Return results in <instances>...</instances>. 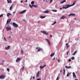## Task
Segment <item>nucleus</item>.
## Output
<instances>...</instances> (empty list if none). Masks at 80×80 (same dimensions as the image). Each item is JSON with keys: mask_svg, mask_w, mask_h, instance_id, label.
Here are the masks:
<instances>
[{"mask_svg": "<svg viewBox=\"0 0 80 80\" xmlns=\"http://www.w3.org/2000/svg\"><path fill=\"white\" fill-rule=\"evenodd\" d=\"M10 15H11V16H12V14L11 13H7V16L8 17H9V16H10Z\"/></svg>", "mask_w": 80, "mask_h": 80, "instance_id": "12", "label": "nucleus"}, {"mask_svg": "<svg viewBox=\"0 0 80 80\" xmlns=\"http://www.w3.org/2000/svg\"><path fill=\"white\" fill-rule=\"evenodd\" d=\"M62 72V70L60 71V72Z\"/></svg>", "mask_w": 80, "mask_h": 80, "instance_id": "53", "label": "nucleus"}, {"mask_svg": "<svg viewBox=\"0 0 80 80\" xmlns=\"http://www.w3.org/2000/svg\"><path fill=\"white\" fill-rule=\"evenodd\" d=\"M55 59V58H54L52 59V60H54Z\"/></svg>", "mask_w": 80, "mask_h": 80, "instance_id": "45", "label": "nucleus"}, {"mask_svg": "<svg viewBox=\"0 0 80 80\" xmlns=\"http://www.w3.org/2000/svg\"><path fill=\"white\" fill-rule=\"evenodd\" d=\"M23 69H24V66H23L22 68V70H23Z\"/></svg>", "mask_w": 80, "mask_h": 80, "instance_id": "44", "label": "nucleus"}, {"mask_svg": "<svg viewBox=\"0 0 80 80\" xmlns=\"http://www.w3.org/2000/svg\"><path fill=\"white\" fill-rule=\"evenodd\" d=\"M73 76L74 78H77L76 77V75H75V74L74 72H73Z\"/></svg>", "mask_w": 80, "mask_h": 80, "instance_id": "11", "label": "nucleus"}, {"mask_svg": "<svg viewBox=\"0 0 80 80\" xmlns=\"http://www.w3.org/2000/svg\"><path fill=\"white\" fill-rule=\"evenodd\" d=\"M43 0V1H45V0Z\"/></svg>", "mask_w": 80, "mask_h": 80, "instance_id": "57", "label": "nucleus"}, {"mask_svg": "<svg viewBox=\"0 0 80 80\" xmlns=\"http://www.w3.org/2000/svg\"><path fill=\"white\" fill-rule=\"evenodd\" d=\"M39 74H40V72L38 71L36 75V77H38V76H39Z\"/></svg>", "mask_w": 80, "mask_h": 80, "instance_id": "16", "label": "nucleus"}, {"mask_svg": "<svg viewBox=\"0 0 80 80\" xmlns=\"http://www.w3.org/2000/svg\"><path fill=\"white\" fill-rule=\"evenodd\" d=\"M33 79H34V78H35V77H33Z\"/></svg>", "mask_w": 80, "mask_h": 80, "instance_id": "48", "label": "nucleus"}, {"mask_svg": "<svg viewBox=\"0 0 80 80\" xmlns=\"http://www.w3.org/2000/svg\"><path fill=\"white\" fill-rule=\"evenodd\" d=\"M32 77H31V78H30V80H31V79H32Z\"/></svg>", "mask_w": 80, "mask_h": 80, "instance_id": "51", "label": "nucleus"}, {"mask_svg": "<svg viewBox=\"0 0 80 80\" xmlns=\"http://www.w3.org/2000/svg\"><path fill=\"white\" fill-rule=\"evenodd\" d=\"M26 12H27V10H24L23 11L19 12V14H23V13H25Z\"/></svg>", "mask_w": 80, "mask_h": 80, "instance_id": "8", "label": "nucleus"}, {"mask_svg": "<svg viewBox=\"0 0 80 80\" xmlns=\"http://www.w3.org/2000/svg\"><path fill=\"white\" fill-rule=\"evenodd\" d=\"M66 46H67V45H68V43H66Z\"/></svg>", "mask_w": 80, "mask_h": 80, "instance_id": "46", "label": "nucleus"}, {"mask_svg": "<svg viewBox=\"0 0 80 80\" xmlns=\"http://www.w3.org/2000/svg\"><path fill=\"white\" fill-rule=\"evenodd\" d=\"M69 47V46L68 45L67 46V48H68V47Z\"/></svg>", "mask_w": 80, "mask_h": 80, "instance_id": "49", "label": "nucleus"}, {"mask_svg": "<svg viewBox=\"0 0 80 80\" xmlns=\"http://www.w3.org/2000/svg\"><path fill=\"white\" fill-rule=\"evenodd\" d=\"M65 68H68V69H69V68H71V66H65Z\"/></svg>", "mask_w": 80, "mask_h": 80, "instance_id": "19", "label": "nucleus"}, {"mask_svg": "<svg viewBox=\"0 0 80 80\" xmlns=\"http://www.w3.org/2000/svg\"><path fill=\"white\" fill-rule=\"evenodd\" d=\"M45 40L48 42L49 45H51V42L48 39H46Z\"/></svg>", "mask_w": 80, "mask_h": 80, "instance_id": "5", "label": "nucleus"}, {"mask_svg": "<svg viewBox=\"0 0 80 80\" xmlns=\"http://www.w3.org/2000/svg\"><path fill=\"white\" fill-rule=\"evenodd\" d=\"M21 76H22V74L21 75Z\"/></svg>", "mask_w": 80, "mask_h": 80, "instance_id": "58", "label": "nucleus"}, {"mask_svg": "<svg viewBox=\"0 0 80 80\" xmlns=\"http://www.w3.org/2000/svg\"><path fill=\"white\" fill-rule=\"evenodd\" d=\"M59 80V78H58V76L57 78H56V80Z\"/></svg>", "mask_w": 80, "mask_h": 80, "instance_id": "35", "label": "nucleus"}, {"mask_svg": "<svg viewBox=\"0 0 80 80\" xmlns=\"http://www.w3.org/2000/svg\"><path fill=\"white\" fill-rule=\"evenodd\" d=\"M36 49H37V50H38V52H40V50H42V48H38V47H37Z\"/></svg>", "mask_w": 80, "mask_h": 80, "instance_id": "7", "label": "nucleus"}, {"mask_svg": "<svg viewBox=\"0 0 80 80\" xmlns=\"http://www.w3.org/2000/svg\"><path fill=\"white\" fill-rule=\"evenodd\" d=\"M52 11L55 12H57V10H52Z\"/></svg>", "mask_w": 80, "mask_h": 80, "instance_id": "32", "label": "nucleus"}, {"mask_svg": "<svg viewBox=\"0 0 80 80\" xmlns=\"http://www.w3.org/2000/svg\"><path fill=\"white\" fill-rule=\"evenodd\" d=\"M21 3H23V1H21Z\"/></svg>", "mask_w": 80, "mask_h": 80, "instance_id": "47", "label": "nucleus"}, {"mask_svg": "<svg viewBox=\"0 0 80 80\" xmlns=\"http://www.w3.org/2000/svg\"><path fill=\"white\" fill-rule=\"evenodd\" d=\"M21 54H23V50H22L21 51Z\"/></svg>", "mask_w": 80, "mask_h": 80, "instance_id": "29", "label": "nucleus"}, {"mask_svg": "<svg viewBox=\"0 0 80 80\" xmlns=\"http://www.w3.org/2000/svg\"><path fill=\"white\" fill-rule=\"evenodd\" d=\"M62 8H60V10H62Z\"/></svg>", "mask_w": 80, "mask_h": 80, "instance_id": "50", "label": "nucleus"}, {"mask_svg": "<svg viewBox=\"0 0 80 80\" xmlns=\"http://www.w3.org/2000/svg\"><path fill=\"white\" fill-rule=\"evenodd\" d=\"M7 70L9 72V71H10V69H9V68H7Z\"/></svg>", "mask_w": 80, "mask_h": 80, "instance_id": "36", "label": "nucleus"}, {"mask_svg": "<svg viewBox=\"0 0 80 80\" xmlns=\"http://www.w3.org/2000/svg\"><path fill=\"white\" fill-rule=\"evenodd\" d=\"M45 16H40V18H45Z\"/></svg>", "mask_w": 80, "mask_h": 80, "instance_id": "26", "label": "nucleus"}, {"mask_svg": "<svg viewBox=\"0 0 80 80\" xmlns=\"http://www.w3.org/2000/svg\"><path fill=\"white\" fill-rule=\"evenodd\" d=\"M75 4V3H74L73 4L70 5H65L64 7H63V8H68L69 7H72V6H73Z\"/></svg>", "mask_w": 80, "mask_h": 80, "instance_id": "1", "label": "nucleus"}, {"mask_svg": "<svg viewBox=\"0 0 80 80\" xmlns=\"http://www.w3.org/2000/svg\"><path fill=\"white\" fill-rule=\"evenodd\" d=\"M63 74L64 75H65V69H63Z\"/></svg>", "mask_w": 80, "mask_h": 80, "instance_id": "27", "label": "nucleus"}, {"mask_svg": "<svg viewBox=\"0 0 80 80\" xmlns=\"http://www.w3.org/2000/svg\"><path fill=\"white\" fill-rule=\"evenodd\" d=\"M66 2V0H63V1H62L61 2V3H63L64 2Z\"/></svg>", "mask_w": 80, "mask_h": 80, "instance_id": "24", "label": "nucleus"}, {"mask_svg": "<svg viewBox=\"0 0 80 80\" xmlns=\"http://www.w3.org/2000/svg\"><path fill=\"white\" fill-rule=\"evenodd\" d=\"M65 18V17L64 16H62V17H61V19H64V18Z\"/></svg>", "mask_w": 80, "mask_h": 80, "instance_id": "23", "label": "nucleus"}, {"mask_svg": "<svg viewBox=\"0 0 80 80\" xmlns=\"http://www.w3.org/2000/svg\"><path fill=\"white\" fill-rule=\"evenodd\" d=\"M44 13H48V11H46L43 12Z\"/></svg>", "mask_w": 80, "mask_h": 80, "instance_id": "21", "label": "nucleus"}, {"mask_svg": "<svg viewBox=\"0 0 80 80\" xmlns=\"http://www.w3.org/2000/svg\"><path fill=\"white\" fill-rule=\"evenodd\" d=\"M15 13V12H13V13Z\"/></svg>", "mask_w": 80, "mask_h": 80, "instance_id": "52", "label": "nucleus"}, {"mask_svg": "<svg viewBox=\"0 0 80 80\" xmlns=\"http://www.w3.org/2000/svg\"><path fill=\"white\" fill-rule=\"evenodd\" d=\"M53 37V36L52 35H50V38H51V37Z\"/></svg>", "mask_w": 80, "mask_h": 80, "instance_id": "43", "label": "nucleus"}, {"mask_svg": "<svg viewBox=\"0 0 80 80\" xmlns=\"http://www.w3.org/2000/svg\"><path fill=\"white\" fill-rule=\"evenodd\" d=\"M11 22V19H9L7 21V23L8 24V23H10Z\"/></svg>", "mask_w": 80, "mask_h": 80, "instance_id": "10", "label": "nucleus"}, {"mask_svg": "<svg viewBox=\"0 0 80 80\" xmlns=\"http://www.w3.org/2000/svg\"><path fill=\"white\" fill-rule=\"evenodd\" d=\"M5 49V50H9L10 49V46H8L7 48L6 47Z\"/></svg>", "mask_w": 80, "mask_h": 80, "instance_id": "15", "label": "nucleus"}, {"mask_svg": "<svg viewBox=\"0 0 80 80\" xmlns=\"http://www.w3.org/2000/svg\"><path fill=\"white\" fill-rule=\"evenodd\" d=\"M71 59L72 60H74L75 59V58L74 57H72L71 58Z\"/></svg>", "mask_w": 80, "mask_h": 80, "instance_id": "31", "label": "nucleus"}, {"mask_svg": "<svg viewBox=\"0 0 80 80\" xmlns=\"http://www.w3.org/2000/svg\"><path fill=\"white\" fill-rule=\"evenodd\" d=\"M36 80H41V78H39L37 79Z\"/></svg>", "mask_w": 80, "mask_h": 80, "instance_id": "38", "label": "nucleus"}, {"mask_svg": "<svg viewBox=\"0 0 80 80\" xmlns=\"http://www.w3.org/2000/svg\"><path fill=\"white\" fill-rule=\"evenodd\" d=\"M77 51H75L72 54V55H75L76 53H77Z\"/></svg>", "mask_w": 80, "mask_h": 80, "instance_id": "20", "label": "nucleus"}, {"mask_svg": "<svg viewBox=\"0 0 80 80\" xmlns=\"http://www.w3.org/2000/svg\"><path fill=\"white\" fill-rule=\"evenodd\" d=\"M58 62H60V59H58Z\"/></svg>", "mask_w": 80, "mask_h": 80, "instance_id": "40", "label": "nucleus"}, {"mask_svg": "<svg viewBox=\"0 0 80 80\" xmlns=\"http://www.w3.org/2000/svg\"><path fill=\"white\" fill-rule=\"evenodd\" d=\"M3 14H1L0 15V17H3Z\"/></svg>", "mask_w": 80, "mask_h": 80, "instance_id": "34", "label": "nucleus"}, {"mask_svg": "<svg viewBox=\"0 0 80 80\" xmlns=\"http://www.w3.org/2000/svg\"><path fill=\"white\" fill-rule=\"evenodd\" d=\"M20 60H21V58H18L16 60V62H19V61H20Z\"/></svg>", "mask_w": 80, "mask_h": 80, "instance_id": "9", "label": "nucleus"}, {"mask_svg": "<svg viewBox=\"0 0 80 80\" xmlns=\"http://www.w3.org/2000/svg\"><path fill=\"white\" fill-rule=\"evenodd\" d=\"M74 20H76V18H74Z\"/></svg>", "mask_w": 80, "mask_h": 80, "instance_id": "56", "label": "nucleus"}, {"mask_svg": "<svg viewBox=\"0 0 80 80\" xmlns=\"http://www.w3.org/2000/svg\"><path fill=\"white\" fill-rule=\"evenodd\" d=\"M6 28V30L7 31L10 30L12 29L11 28V27L10 26L7 27Z\"/></svg>", "mask_w": 80, "mask_h": 80, "instance_id": "3", "label": "nucleus"}, {"mask_svg": "<svg viewBox=\"0 0 80 80\" xmlns=\"http://www.w3.org/2000/svg\"><path fill=\"white\" fill-rule=\"evenodd\" d=\"M69 53V52H67V55H68V53Z\"/></svg>", "mask_w": 80, "mask_h": 80, "instance_id": "37", "label": "nucleus"}, {"mask_svg": "<svg viewBox=\"0 0 80 80\" xmlns=\"http://www.w3.org/2000/svg\"><path fill=\"white\" fill-rule=\"evenodd\" d=\"M5 76H0V78H4Z\"/></svg>", "mask_w": 80, "mask_h": 80, "instance_id": "17", "label": "nucleus"}, {"mask_svg": "<svg viewBox=\"0 0 80 80\" xmlns=\"http://www.w3.org/2000/svg\"><path fill=\"white\" fill-rule=\"evenodd\" d=\"M25 2H27V0H26V1Z\"/></svg>", "mask_w": 80, "mask_h": 80, "instance_id": "54", "label": "nucleus"}, {"mask_svg": "<svg viewBox=\"0 0 80 80\" xmlns=\"http://www.w3.org/2000/svg\"><path fill=\"white\" fill-rule=\"evenodd\" d=\"M74 80H78V79H75Z\"/></svg>", "mask_w": 80, "mask_h": 80, "instance_id": "55", "label": "nucleus"}, {"mask_svg": "<svg viewBox=\"0 0 80 80\" xmlns=\"http://www.w3.org/2000/svg\"><path fill=\"white\" fill-rule=\"evenodd\" d=\"M12 7H13V4H12L11 7L10 8V10H12Z\"/></svg>", "mask_w": 80, "mask_h": 80, "instance_id": "25", "label": "nucleus"}, {"mask_svg": "<svg viewBox=\"0 0 80 80\" xmlns=\"http://www.w3.org/2000/svg\"><path fill=\"white\" fill-rule=\"evenodd\" d=\"M4 39L5 41H7V40H6V38H4Z\"/></svg>", "mask_w": 80, "mask_h": 80, "instance_id": "41", "label": "nucleus"}, {"mask_svg": "<svg viewBox=\"0 0 80 80\" xmlns=\"http://www.w3.org/2000/svg\"><path fill=\"white\" fill-rule=\"evenodd\" d=\"M56 23L57 22H56V21H55L54 22V23L52 24V25H55V23Z\"/></svg>", "mask_w": 80, "mask_h": 80, "instance_id": "30", "label": "nucleus"}, {"mask_svg": "<svg viewBox=\"0 0 80 80\" xmlns=\"http://www.w3.org/2000/svg\"><path fill=\"white\" fill-rule=\"evenodd\" d=\"M31 4H32V5H33V4H34V1L31 2Z\"/></svg>", "mask_w": 80, "mask_h": 80, "instance_id": "28", "label": "nucleus"}, {"mask_svg": "<svg viewBox=\"0 0 80 80\" xmlns=\"http://www.w3.org/2000/svg\"><path fill=\"white\" fill-rule=\"evenodd\" d=\"M70 74L69 73H68L67 75V77H68V76H69V75H70Z\"/></svg>", "mask_w": 80, "mask_h": 80, "instance_id": "33", "label": "nucleus"}, {"mask_svg": "<svg viewBox=\"0 0 80 80\" xmlns=\"http://www.w3.org/2000/svg\"><path fill=\"white\" fill-rule=\"evenodd\" d=\"M45 67H46V65H44V66H40V68L42 69V68H44Z\"/></svg>", "mask_w": 80, "mask_h": 80, "instance_id": "14", "label": "nucleus"}, {"mask_svg": "<svg viewBox=\"0 0 80 80\" xmlns=\"http://www.w3.org/2000/svg\"><path fill=\"white\" fill-rule=\"evenodd\" d=\"M41 33H43L45 35H48V33H47V32L45 31H41Z\"/></svg>", "mask_w": 80, "mask_h": 80, "instance_id": "4", "label": "nucleus"}, {"mask_svg": "<svg viewBox=\"0 0 80 80\" xmlns=\"http://www.w3.org/2000/svg\"><path fill=\"white\" fill-rule=\"evenodd\" d=\"M29 6L30 7V8H32V7H33L35 8H37L38 7V6H37V5H33L31 6V4H29Z\"/></svg>", "mask_w": 80, "mask_h": 80, "instance_id": "2", "label": "nucleus"}, {"mask_svg": "<svg viewBox=\"0 0 80 80\" xmlns=\"http://www.w3.org/2000/svg\"><path fill=\"white\" fill-rule=\"evenodd\" d=\"M75 14L71 13L68 16L69 17H70V16H75Z\"/></svg>", "mask_w": 80, "mask_h": 80, "instance_id": "13", "label": "nucleus"}, {"mask_svg": "<svg viewBox=\"0 0 80 80\" xmlns=\"http://www.w3.org/2000/svg\"><path fill=\"white\" fill-rule=\"evenodd\" d=\"M52 1H53V0H50V3H52Z\"/></svg>", "mask_w": 80, "mask_h": 80, "instance_id": "42", "label": "nucleus"}, {"mask_svg": "<svg viewBox=\"0 0 80 80\" xmlns=\"http://www.w3.org/2000/svg\"><path fill=\"white\" fill-rule=\"evenodd\" d=\"M8 3H12V0H10L9 1H8V0H7Z\"/></svg>", "mask_w": 80, "mask_h": 80, "instance_id": "18", "label": "nucleus"}, {"mask_svg": "<svg viewBox=\"0 0 80 80\" xmlns=\"http://www.w3.org/2000/svg\"><path fill=\"white\" fill-rule=\"evenodd\" d=\"M68 61H69V62H71V60L70 59H68Z\"/></svg>", "mask_w": 80, "mask_h": 80, "instance_id": "39", "label": "nucleus"}, {"mask_svg": "<svg viewBox=\"0 0 80 80\" xmlns=\"http://www.w3.org/2000/svg\"><path fill=\"white\" fill-rule=\"evenodd\" d=\"M12 25H13V26H14V27L16 28L18 27V25L15 22H13Z\"/></svg>", "mask_w": 80, "mask_h": 80, "instance_id": "6", "label": "nucleus"}, {"mask_svg": "<svg viewBox=\"0 0 80 80\" xmlns=\"http://www.w3.org/2000/svg\"><path fill=\"white\" fill-rule=\"evenodd\" d=\"M55 55V52H54L52 54H51L50 55V57H53L54 55Z\"/></svg>", "mask_w": 80, "mask_h": 80, "instance_id": "22", "label": "nucleus"}]
</instances>
